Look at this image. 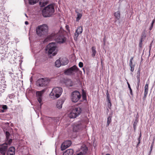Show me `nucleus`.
Segmentation results:
<instances>
[{"label": "nucleus", "mask_w": 155, "mask_h": 155, "mask_svg": "<svg viewBox=\"0 0 155 155\" xmlns=\"http://www.w3.org/2000/svg\"><path fill=\"white\" fill-rule=\"evenodd\" d=\"M64 32L61 30L57 32L52 33L45 39V41H48L54 40L58 43H64L65 42L66 39L64 36Z\"/></svg>", "instance_id": "obj_1"}, {"label": "nucleus", "mask_w": 155, "mask_h": 155, "mask_svg": "<svg viewBox=\"0 0 155 155\" xmlns=\"http://www.w3.org/2000/svg\"><path fill=\"white\" fill-rule=\"evenodd\" d=\"M54 12L53 5L51 4L45 7L42 10V14L45 17H49L53 15Z\"/></svg>", "instance_id": "obj_2"}, {"label": "nucleus", "mask_w": 155, "mask_h": 155, "mask_svg": "<svg viewBox=\"0 0 155 155\" xmlns=\"http://www.w3.org/2000/svg\"><path fill=\"white\" fill-rule=\"evenodd\" d=\"M36 33L39 36L46 34L48 31V27L46 24H43L38 26L36 28Z\"/></svg>", "instance_id": "obj_3"}, {"label": "nucleus", "mask_w": 155, "mask_h": 155, "mask_svg": "<svg viewBox=\"0 0 155 155\" xmlns=\"http://www.w3.org/2000/svg\"><path fill=\"white\" fill-rule=\"evenodd\" d=\"M56 48V45L55 43L52 42L48 45L45 48V50L48 51V54H52L53 56H54L57 54V52L54 51Z\"/></svg>", "instance_id": "obj_4"}, {"label": "nucleus", "mask_w": 155, "mask_h": 155, "mask_svg": "<svg viewBox=\"0 0 155 155\" xmlns=\"http://www.w3.org/2000/svg\"><path fill=\"white\" fill-rule=\"evenodd\" d=\"M81 109L79 107H74L72 108V110L69 114L70 118H76L81 112Z\"/></svg>", "instance_id": "obj_5"}, {"label": "nucleus", "mask_w": 155, "mask_h": 155, "mask_svg": "<svg viewBox=\"0 0 155 155\" xmlns=\"http://www.w3.org/2000/svg\"><path fill=\"white\" fill-rule=\"evenodd\" d=\"M62 89L60 87H56L52 89L51 94H52L54 99L58 98L61 96L62 92Z\"/></svg>", "instance_id": "obj_6"}, {"label": "nucleus", "mask_w": 155, "mask_h": 155, "mask_svg": "<svg viewBox=\"0 0 155 155\" xmlns=\"http://www.w3.org/2000/svg\"><path fill=\"white\" fill-rule=\"evenodd\" d=\"M79 68L77 66L74 65L71 67L65 70L64 71V73L65 74L71 75L74 74L73 73L74 71L77 72L79 71Z\"/></svg>", "instance_id": "obj_7"}, {"label": "nucleus", "mask_w": 155, "mask_h": 155, "mask_svg": "<svg viewBox=\"0 0 155 155\" xmlns=\"http://www.w3.org/2000/svg\"><path fill=\"white\" fill-rule=\"evenodd\" d=\"M81 95L78 91L73 92L71 94V99L73 102H77L81 98Z\"/></svg>", "instance_id": "obj_8"}, {"label": "nucleus", "mask_w": 155, "mask_h": 155, "mask_svg": "<svg viewBox=\"0 0 155 155\" xmlns=\"http://www.w3.org/2000/svg\"><path fill=\"white\" fill-rule=\"evenodd\" d=\"M49 80L47 78H40L37 81V83L38 84L39 86H45L49 83Z\"/></svg>", "instance_id": "obj_9"}, {"label": "nucleus", "mask_w": 155, "mask_h": 155, "mask_svg": "<svg viewBox=\"0 0 155 155\" xmlns=\"http://www.w3.org/2000/svg\"><path fill=\"white\" fill-rule=\"evenodd\" d=\"M8 149V146L6 143L0 145V153L2 155H5L6 152Z\"/></svg>", "instance_id": "obj_10"}, {"label": "nucleus", "mask_w": 155, "mask_h": 155, "mask_svg": "<svg viewBox=\"0 0 155 155\" xmlns=\"http://www.w3.org/2000/svg\"><path fill=\"white\" fill-rule=\"evenodd\" d=\"M44 91H45L43 90L41 91H37L36 93V94L37 96V100L39 103L40 104V106H41L42 104L41 103L42 101V95Z\"/></svg>", "instance_id": "obj_11"}, {"label": "nucleus", "mask_w": 155, "mask_h": 155, "mask_svg": "<svg viewBox=\"0 0 155 155\" xmlns=\"http://www.w3.org/2000/svg\"><path fill=\"white\" fill-rule=\"evenodd\" d=\"M15 148L13 147H9L7 152V155H15Z\"/></svg>", "instance_id": "obj_12"}, {"label": "nucleus", "mask_w": 155, "mask_h": 155, "mask_svg": "<svg viewBox=\"0 0 155 155\" xmlns=\"http://www.w3.org/2000/svg\"><path fill=\"white\" fill-rule=\"evenodd\" d=\"M64 99H60L59 100L56 104V107L58 109H61L62 107V105L64 103Z\"/></svg>", "instance_id": "obj_13"}, {"label": "nucleus", "mask_w": 155, "mask_h": 155, "mask_svg": "<svg viewBox=\"0 0 155 155\" xmlns=\"http://www.w3.org/2000/svg\"><path fill=\"white\" fill-rule=\"evenodd\" d=\"M82 128V126L81 124H78L75 125L74 126L73 130L74 131L77 132L79 131Z\"/></svg>", "instance_id": "obj_14"}, {"label": "nucleus", "mask_w": 155, "mask_h": 155, "mask_svg": "<svg viewBox=\"0 0 155 155\" xmlns=\"http://www.w3.org/2000/svg\"><path fill=\"white\" fill-rule=\"evenodd\" d=\"M64 82L67 87H71L73 85V83L69 79H65Z\"/></svg>", "instance_id": "obj_15"}, {"label": "nucleus", "mask_w": 155, "mask_h": 155, "mask_svg": "<svg viewBox=\"0 0 155 155\" xmlns=\"http://www.w3.org/2000/svg\"><path fill=\"white\" fill-rule=\"evenodd\" d=\"M148 91V84H146L144 87V92L143 99L145 100L147 97Z\"/></svg>", "instance_id": "obj_16"}, {"label": "nucleus", "mask_w": 155, "mask_h": 155, "mask_svg": "<svg viewBox=\"0 0 155 155\" xmlns=\"http://www.w3.org/2000/svg\"><path fill=\"white\" fill-rule=\"evenodd\" d=\"M61 65H65L67 64L68 63V60L66 58H61Z\"/></svg>", "instance_id": "obj_17"}, {"label": "nucleus", "mask_w": 155, "mask_h": 155, "mask_svg": "<svg viewBox=\"0 0 155 155\" xmlns=\"http://www.w3.org/2000/svg\"><path fill=\"white\" fill-rule=\"evenodd\" d=\"M73 152V150L72 149H68L63 153V155H72Z\"/></svg>", "instance_id": "obj_18"}, {"label": "nucleus", "mask_w": 155, "mask_h": 155, "mask_svg": "<svg viewBox=\"0 0 155 155\" xmlns=\"http://www.w3.org/2000/svg\"><path fill=\"white\" fill-rule=\"evenodd\" d=\"M114 15L116 19L119 20L120 18V13L119 11H117L114 14Z\"/></svg>", "instance_id": "obj_19"}, {"label": "nucleus", "mask_w": 155, "mask_h": 155, "mask_svg": "<svg viewBox=\"0 0 155 155\" xmlns=\"http://www.w3.org/2000/svg\"><path fill=\"white\" fill-rule=\"evenodd\" d=\"M61 64V58H59L58 60H56L55 62V66L57 67H59Z\"/></svg>", "instance_id": "obj_20"}, {"label": "nucleus", "mask_w": 155, "mask_h": 155, "mask_svg": "<svg viewBox=\"0 0 155 155\" xmlns=\"http://www.w3.org/2000/svg\"><path fill=\"white\" fill-rule=\"evenodd\" d=\"M91 50L92 52V56L94 57L96 53V48L94 46H93L91 48Z\"/></svg>", "instance_id": "obj_21"}, {"label": "nucleus", "mask_w": 155, "mask_h": 155, "mask_svg": "<svg viewBox=\"0 0 155 155\" xmlns=\"http://www.w3.org/2000/svg\"><path fill=\"white\" fill-rule=\"evenodd\" d=\"M83 31V28L82 26L78 27L76 30L75 32L79 34H80L82 33Z\"/></svg>", "instance_id": "obj_22"}, {"label": "nucleus", "mask_w": 155, "mask_h": 155, "mask_svg": "<svg viewBox=\"0 0 155 155\" xmlns=\"http://www.w3.org/2000/svg\"><path fill=\"white\" fill-rule=\"evenodd\" d=\"M12 140L11 139H8V140H7L6 139V140H5V142L4 143H6L7 146H10V145L11 143H12Z\"/></svg>", "instance_id": "obj_23"}, {"label": "nucleus", "mask_w": 155, "mask_h": 155, "mask_svg": "<svg viewBox=\"0 0 155 155\" xmlns=\"http://www.w3.org/2000/svg\"><path fill=\"white\" fill-rule=\"evenodd\" d=\"M39 0H28L29 4L30 5H34L38 2Z\"/></svg>", "instance_id": "obj_24"}, {"label": "nucleus", "mask_w": 155, "mask_h": 155, "mask_svg": "<svg viewBox=\"0 0 155 155\" xmlns=\"http://www.w3.org/2000/svg\"><path fill=\"white\" fill-rule=\"evenodd\" d=\"M65 143H62L61 147V150H63L66 149L68 147H67V145H66Z\"/></svg>", "instance_id": "obj_25"}, {"label": "nucleus", "mask_w": 155, "mask_h": 155, "mask_svg": "<svg viewBox=\"0 0 155 155\" xmlns=\"http://www.w3.org/2000/svg\"><path fill=\"white\" fill-rule=\"evenodd\" d=\"M112 116H109L107 118V126H109L110 123L111 122Z\"/></svg>", "instance_id": "obj_26"}, {"label": "nucleus", "mask_w": 155, "mask_h": 155, "mask_svg": "<svg viewBox=\"0 0 155 155\" xmlns=\"http://www.w3.org/2000/svg\"><path fill=\"white\" fill-rule=\"evenodd\" d=\"M48 3L47 2H44L40 1L39 2V4L41 6L43 7L45 6Z\"/></svg>", "instance_id": "obj_27"}, {"label": "nucleus", "mask_w": 155, "mask_h": 155, "mask_svg": "<svg viewBox=\"0 0 155 155\" xmlns=\"http://www.w3.org/2000/svg\"><path fill=\"white\" fill-rule=\"evenodd\" d=\"M64 143H65L66 145H67V147H69L71 144V141L70 140H67L64 141Z\"/></svg>", "instance_id": "obj_28"}, {"label": "nucleus", "mask_w": 155, "mask_h": 155, "mask_svg": "<svg viewBox=\"0 0 155 155\" xmlns=\"http://www.w3.org/2000/svg\"><path fill=\"white\" fill-rule=\"evenodd\" d=\"M82 16V14L79 13H78L77 17L76 18V21H78L79 20H80V19H81Z\"/></svg>", "instance_id": "obj_29"}, {"label": "nucleus", "mask_w": 155, "mask_h": 155, "mask_svg": "<svg viewBox=\"0 0 155 155\" xmlns=\"http://www.w3.org/2000/svg\"><path fill=\"white\" fill-rule=\"evenodd\" d=\"M80 34H79L77 33V32H75L74 34V40L76 41L78 40V36Z\"/></svg>", "instance_id": "obj_30"}, {"label": "nucleus", "mask_w": 155, "mask_h": 155, "mask_svg": "<svg viewBox=\"0 0 155 155\" xmlns=\"http://www.w3.org/2000/svg\"><path fill=\"white\" fill-rule=\"evenodd\" d=\"M127 84H128V87L129 88V90H130V94L131 95H133V93H132V89L131 88L130 84H129V83L128 82H127Z\"/></svg>", "instance_id": "obj_31"}, {"label": "nucleus", "mask_w": 155, "mask_h": 155, "mask_svg": "<svg viewBox=\"0 0 155 155\" xmlns=\"http://www.w3.org/2000/svg\"><path fill=\"white\" fill-rule=\"evenodd\" d=\"M5 134L6 139L8 140L9 138L10 134L8 131H6Z\"/></svg>", "instance_id": "obj_32"}, {"label": "nucleus", "mask_w": 155, "mask_h": 155, "mask_svg": "<svg viewBox=\"0 0 155 155\" xmlns=\"http://www.w3.org/2000/svg\"><path fill=\"white\" fill-rule=\"evenodd\" d=\"M142 39H141L140 41L139 44V47L140 48H141L142 46Z\"/></svg>", "instance_id": "obj_33"}, {"label": "nucleus", "mask_w": 155, "mask_h": 155, "mask_svg": "<svg viewBox=\"0 0 155 155\" xmlns=\"http://www.w3.org/2000/svg\"><path fill=\"white\" fill-rule=\"evenodd\" d=\"M130 71L132 72H133L134 70V68L135 67V65H133L132 66H130Z\"/></svg>", "instance_id": "obj_34"}, {"label": "nucleus", "mask_w": 155, "mask_h": 155, "mask_svg": "<svg viewBox=\"0 0 155 155\" xmlns=\"http://www.w3.org/2000/svg\"><path fill=\"white\" fill-rule=\"evenodd\" d=\"M107 101L108 102V103L110 104V107H111V104L110 102V98H107Z\"/></svg>", "instance_id": "obj_35"}, {"label": "nucleus", "mask_w": 155, "mask_h": 155, "mask_svg": "<svg viewBox=\"0 0 155 155\" xmlns=\"http://www.w3.org/2000/svg\"><path fill=\"white\" fill-rule=\"evenodd\" d=\"M78 65L79 67L80 68H82L83 66V63L81 62H80L79 63Z\"/></svg>", "instance_id": "obj_36"}, {"label": "nucleus", "mask_w": 155, "mask_h": 155, "mask_svg": "<svg viewBox=\"0 0 155 155\" xmlns=\"http://www.w3.org/2000/svg\"><path fill=\"white\" fill-rule=\"evenodd\" d=\"M2 108L3 110H6L7 109V106L6 105H3L2 107Z\"/></svg>", "instance_id": "obj_37"}, {"label": "nucleus", "mask_w": 155, "mask_h": 155, "mask_svg": "<svg viewBox=\"0 0 155 155\" xmlns=\"http://www.w3.org/2000/svg\"><path fill=\"white\" fill-rule=\"evenodd\" d=\"M106 95H107V98H110L109 94L108 93V91H107V92L106 93Z\"/></svg>", "instance_id": "obj_38"}, {"label": "nucleus", "mask_w": 155, "mask_h": 155, "mask_svg": "<svg viewBox=\"0 0 155 155\" xmlns=\"http://www.w3.org/2000/svg\"><path fill=\"white\" fill-rule=\"evenodd\" d=\"M140 69H138V70L137 74H140Z\"/></svg>", "instance_id": "obj_39"}, {"label": "nucleus", "mask_w": 155, "mask_h": 155, "mask_svg": "<svg viewBox=\"0 0 155 155\" xmlns=\"http://www.w3.org/2000/svg\"><path fill=\"white\" fill-rule=\"evenodd\" d=\"M83 99L84 100L85 98H86V95L85 94H83Z\"/></svg>", "instance_id": "obj_40"}, {"label": "nucleus", "mask_w": 155, "mask_h": 155, "mask_svg": "<svg viewBox=\"0 0 155 155\" xmlns=\"http://www.w3.org/2000/svg\"><path fill=\"white\" fill-rule=\"evenodd\" d=\"M134 65L133 64L132 62H130L129 65L130 66Z\"/></svg>", "instance_id": "obj_41"}, {"label": "nucleus", "mask_w": 155, "mask_h": 155, "mask_svg": "<svg viewBox=\"0 0 155 155\" xmlns=\"http://www.w3.org/2000/svg\"><path fill=\"white\" fill-rule=\"evenodd\" d=\"M0 112L3 113L5 112V111L4 110H3V109H1L0 110Z\"/></svg>", "instance_id": "obj_42"}, {"label": "nucleus", "mask_w": 155, "mask_h": 155, "mask_svg": "<svg viewBox=\"0 0 155 155\" xmlns=\"http://www.w3.org/2000/svg\"><path fill=\"white\" fill-rule=\"evenodd\" d=\"M137 79L140 78V75L137 74Z\"/></svg>", "instance_id": "obj_43"}, {"label": "nucleus", "mask_w": 155, "mask_h": 155, "mask_svg": "<svg viewBox=\"0 0 155 155\" xmlns=\"http://www.w3.org/2000/svg\"><path fill=\"white\" fill-rule=\"evenodd\" d=\"M154 20H153L152 21V23H151V26H153V24L154 23Z\"/></svg>", "instance_id": "obj_44"}, {"label": "nucleus", "mask_w": 155, "mask_h": 155, "mask_svg": "<svg viewBox=\"0 0 155 155\" xmlns=\"http://www.w3.org/2000/svg\"><path fill=\"white\" fill-rule=\"evenodd\" d=\"M77 155H83V154L81 152H80L78 154H77Z\"/></svg>", "instance_id": "obj_45"}, {"label": "nucleus", "mask_w": 155, "mask_h": 155, "mask_svg": "<svg viewBox=\"0 0 155 155\" xmlns=\"http://www.w3.org/2000/svg\"><path fill=\"white\" fill-rule=\"evenodd\" d=\"M141 134L140 133V136H139V138L138 139V141H139V140H140V137H141Z\"/></svg>", "instance_id": "obj_46"}, {"label": "nucleus", "mask_w": 155, "mask_h": 155, "mask_svg": "<svg viewBox=\"0 0 155 155\" xmlns=\"http://www.w3.org/2000/svg\"><path fill=\"white\" fill-rule=\"evenodd\" d=\"M140 143V140H139V141H138V142L137 144V147L138 146L139 144Z\"/></svg>", "instance_id": "obj_47"}, {"label": "nucleus", "mask_w": 155, "mask_h": 155, "mask_svg": "<svg viewBox=\"0 0 155 155\" xmlns=\"http://www.w3.org/2000/svg\"><path fill=\"white\" fill-rule=\"evenodd\" d=\"M136 127V126L135 125V123L134 124V130H135Z\"/></svg>", "instance_id": "obj_48"}, {"label": "nucleus", "mask_w": 155, "mask_h": 155, "mask_svg": "<svg viewBox=\"0 0 155 155\" xmlns=\"http://www.w3.org/2000/svg\"><path fill=\"white\" fill-rule=\"evenodd\" d=\"M133 58L132 57L130 60V62H132V60H133Z\"/></svg>", "instance_id": "obj_49"}, {"label": "nucleus", "mask_w": 155, "mask_h": 155, "mask_svg": "<svg viewBox=\"0 0 155 155\" xmlns=\"http://www.w3.org/2000/svg\"><path fill=\"white\" fill-rule=\"evenodd\" d=\"M28 22L27 21H26L25 22V24L26 25H28Z\"/></svg>", "instance_id": "obj_50"}, {"label": "nucleus", "mask_w": 155, "mask_h": 155, "mask_svg": "<svg viewBox=\"0 0 155 155\" xmlns=\"http://www.w3.org/2000/svg\"><path fill=\"white\" fill-rule=\"evenodd\" d=\"M138 82H140V78L137 79Z\"/></svg>", "instance_id": "obj_51"}, {"label": "nucleus", "mask_w": 155, "mask_h": 155, "mask_svg": "<svg viewBox=\"0 0 155 155\" xmlns=\"http://www.w3.org/2000/svg\"><path fill=\"white\" fill-rule=\"evenodd\" d=\"M108 107H109L110 109V107H110V104L108 103Z\"/></svg>", "instance_id": "obj_52"}, {"label": "nucleus", "mask_w": 155, "mask_h": 155, "mask_svg": "<svg viewBox=\"0 0 155 155\" xmlns=\"http://www.w3.org/2000/svg\"><path fill=\"white\" fill-rule=\"evenodd\" d=\"M152 28H153V26H151L150 28L149 29L151 30L152 29Z\"/></svg>", "instance_id": "obj_53"}, {"label": "nucleus", "mask_w": 155, "mask_h": 155, "mask_svg": "<svg viewBox=\"0 0 155 155\" xmlns=\"http://www.w3.org/2000/svg\"><path fill=\"white\" fill-rule=\"evenodd\" d=\"M152 147H152V146H151V147H150V148H151L150 152H151V151H152Z\"/></svg>", "instance_id": "obj_54"}, {"label": "nucleus", "mask_w": 155, "mask_h": 155, "mask_svg": "<svg viewBox=\"0 0 155 155\" xmlns=\"http://www.w3.org/2000/svg\"><path fill=\"white\" fill-rule=\"evenodd\" d=\"M140 82H137V85H140Z\"/></svg>", "instance_id": "obj_55"}, {"label": "nucleus", "mask_w": 155, "mask_h": 155, "mask_svg": "<svg viewBox=\"0 0 155 155\" xmlns=\"http://www.w3.org/2000/svg\"><path fill=\"white\" fill-rule=\"evenodd\" d=\"M139 86V85H138H138H137V89H138Z\"/></svg>", "instance_id": "obj_56"}, {"label": "nucleus", "mask_w": 155, "mask_h": 155, "mask_svg": "<svg viewBox=\"0 0 155 155\" xmlns=\"http://www.w3.org/2000/svg\"><path fill=\"white\" fill-rule=\"evenodd\" d=\"M105 38L104 39V42H105Z\"/></svg>", "instance_id": "obj_57"}, {"label": "nucleus", "mask_w": 155, "mask_h": 155, "mask_svg": "<svg viewBox=\"0 0 155 155\" xmlns=\"http://www.w3.org/2000/svg\"><path fill=\"white\" fill-rule=\"evenodd\" d=\"M106 155H110V154H109L107 153Z\"/></svg>", "instance_id": "obj_58"}, {"label": "nucleus", "mask_w": 155, "mask_h": 155, "mask_svg": "<svg viewBox=\"0 0 155 155\" xmlns=\"http://www.w3.org/2000/svg\"><path fill=\"white\" fill-rule=\"evenodd\" d=\"M83 71H84V68H83Z\"/></svg>", "instance_id": "obj_59"}, {"label": "nucleus", "mask_w": 155, "mask_h": 155, "mask_svg": "<svg viewBox=\"0 0 155 155\" xmlns=\"http://www.w3.org/2000/svg\"><path fill=\"white\" fill-rule=\"evenodd\" d=\"M25 15L26 17H27V15L26 14H25Z\"/></svg>", "instance_id": "obj_60"}]
</instances>
